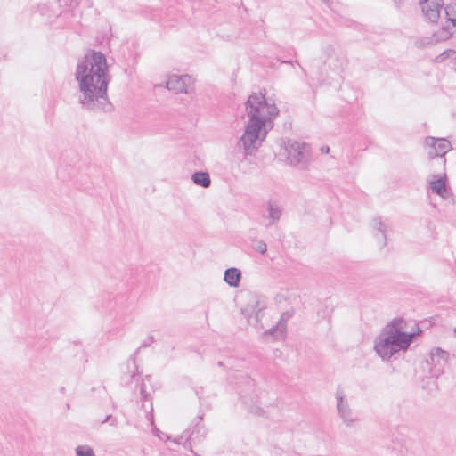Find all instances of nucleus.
I'll return each mask as SVG.
<instances>
[{
	"mask_svg": "<svg viewBox=\"0 0 456 456\" xmlns=\"http://www.w3.org/2000/svg\"><path fill=\"white\" fill-rule=\"evenodd\" d=\"M76 78L84 94L83 102L104 97L108 88V66L104 55L94 51L86 53L77 64Z\"/></svg>",
	"mask_w": 456,
	"mask_h": 456,
	"instance_id": "1",
	"label": "nucleus"
},
{
	"mask_svg": "<svg viewBox=\"0 0 456 456\" xmlns=\"http://www.w3.org/2000/svg\"><path fill=\"white\" fill-rule=\"evenodd\" d=\"M249 121L241 137L244 148L248 151L257 141H262L268 129L273 126V119L278 114L274 104L268 103L262 94H253L247 103Z\"/></svg>",
	"mask_w": 456,
	"mask_h": 456,
	"instance_id": "2",
	"label": "nucleus"
},
{
	"mask_svg": "<svg viewBox=\"0 0 456 456\" xmlns=\"http://www.w3.org/2000/svg\"><path fill=\"white\" fill-rule=\"evenodd\" d=\"M382 331L403 351L407 350L413 339L421 334V330L418 326L408 331L406 322L402 318L392 320Z\"/></svg>",
	"mask_w": 456,
	"mask_h": 456,
	"instance_id": "3",
	"label": "nucleus"
},
{
	"mask_svg": "<svg viewBox=\"0 0 456 456\" xmlns=\"http://www.w3.org/2000/svg\"><path fill=\"white\" fill-rule=\"evenodd\" d=\"M375 351L382 359H389L395 353L403 350L398 345L382 331L375 343Z\"/></svg>",
	"mask_w": 456,
	"mask_h": 456,
	"instance_id": "4",
	"label": "nucleus"
},
{
	"mask_svg": "<svg viewBox=\"0 0 456 456\" xmlns=\"http://www.w3.org/2000/svg\"><path fill=\"white\" fill-rule=\"evenodd\" d=\"M192 86L193 80L188 76L171 75L167 81V88L175 93H188Z\"/></svg>",
	"mask_w": 456,
	"mask_h": 456,
	"instance_id": "5",
	"label": "nucleus"
},
{
	"mask_svg": "<svg viewBox=\"0 0 456 456\" xmlns=\"http://www.w3.org/2000/svg\"><path fill=\"white\" fill-rule=\"evenodd\" d=\"M425 144L428 148V155L432 158L444 157L452 149L450 142L444 138L428 137Z\"/></svg>",
	"mask_w": 456,
	"mask_h": 456,
	"instance_id": "6",
	"label": "nucleus"
},
{
	"mask_svg": "<svg viewBox=\"0 0 456 456\" xmlns=\"http://www.w3.org/2000/svg\"><path fill=\"white\" fill-rule=\"evenodd\" d=\"M443 0H420L422 12L430 22H437L440 18V11L443 7Z\"/></svg>",
	"mask_w": 456,
	"mask_h": 456,
	"instance_id": "7",
	"label": "nucleus"
},
{
	"mask_svg": "<svg viewBox=\"0 0 456 456\" xmlns=\"http://www.w3.org/2000/svg\"><path fill=\"white\" fill-rule=\"evenodd\" d=\"M240 279V272L236 268H230L224 273L225 281L233 287H237Z\"/></svg>",
	"mask_w": 456,
	"mask_h": 456,
	"instance_id": "8",
	"label": "nucleus"
},
{
	"mask_svg": "<svg viewBox=\"0 0 456 456\" xmlns=\"http://www.w3.org/2000/svg\"><path fill=\"white\" fill-rule=\"evenodd\" d=\"M193 182L202 187H208L210 185V178L208 173L196 172L192 176Z\"/></svg>",
	"mask_w": 456,
	"mask_h": 456,
	"instance_id": "9",
	"label": "nucleus"
},
{
	"mask_svg": "<svg viewBox=\"0 0 456 456\" xmlns=\"http://www.w3.org/2000/svg\"><path fill=\"white\" fill-rule=\"evenodd\" d=\"M431 189L436 194L443 196L446 192L445 176L431 183Z\"/></svg>",
	"mask_w": 456,
	"mask_h": 456,
	"instance_id": "10",
	"label": "nucleus"
},
{
	"mask_svg": "<svg viewBox=\"0 0 456 456\" xmlns=\"http://www.w3.org/2000/svg\"><path fill=\"white\" fill-rule=\"evenodd\" d=\"M447 20L456 28V4H448L445 8Z\"/></svg>",
	"mask_w": 456,
	"mask_h": 456,
	"instance_id": "11",
	"label": "nucleus"
},
{
	"mask_svg": "<svg viewBox=\"0 0 456 456\" xmlns=\"http://www.w3.org/2000/svg\"><path fill=\"white\" fill-rule=\"evenodd\" d=\"M77 453L78 456H94L93 450L87 446H78Z\"/></svg>",
	"mask_w": 456,
	"mask_h": 456,
	"instance_id": "12",
	"label": "nucleus"
},
{
	"mask_svg": "<svg viewBox=\"0 0 456 456\" xmlns=\"http://www.w3.org/2000/svg\"><path fill=\"white\" fill-rule=\"evenodd\" d=\"M260 249L262 252H265L266 250L265 245H264L263 247H260Z\"/></svg>",
	"mask_w": 456,
	"mask_h": 456,
	"instance_id": "13",
	"label": "nucleus"
},
{
	"mask_svg": "<svg viewBox=\"0 0 456 456\" xmlns=\"http://www.w3.org/2000/svg\"><path fill=\"white\" fill-rule=\"evenodd\" d=\"M260 249L262 252H265L266 250L265 245H264L263 247H260Z\"/></svg>",
	"mask_w": 456,
	"mask_h": 456,
	"instance_id": "14",
	"label": "nucleus"
}]
</instances>
